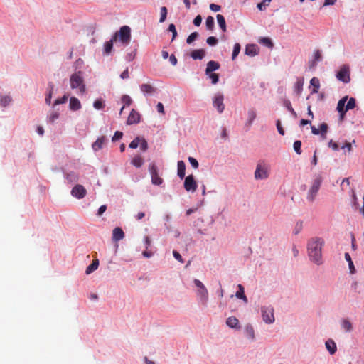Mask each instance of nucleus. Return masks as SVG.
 I'll return each mask as SVG.
<instances>
[{
  "label": "nucleus",
  "instance_id": "f257e3e1",
  "mask_svg": "<svg viewBox=\"0 0 364 364\" xmlns=\"http://www.w3.org/2000/svg\"><path fill=\"white\" fill-rule=\"evenodd\" d=\"M324 241L321 238L315 237L311 239L308 242V254L310 259L317 264H321L322 247Z\"/></svg>",
  "mask_w": 364,
  "mask_h": 364
},
{
  "label": "nucleus",
  "instance_id": "f03ea898",
  "mask_svg": "<svg viewBox=\"0 0 364 364\" xmlns=\"http://www.w3.org/2000/svg\"><path fill=\"white\" fill-rule=\"evenodd\" d=\"M114 42L119 41L123 46H127L131 41V28L128 26H123L119 31L112 36Z\"/></svg>",
  "mask_w": 364,
  "mask_h": 364
},
{
  "label": "nucleus",
  "instance_id": "7ed1b4c3",
  "mask_svg": "<svg viewBox=\"0 0 364 364\" xmlns=\"http://www.w3.org/2000/svg\"><path fill=\"white\" fill-rule=\"evenodd\" d=\"M70 87L72 89L80 90V92H84L85 90V87L84 85V80L82 77L81 76L80 72L75 73L73 74L70 79Z\"/></svg>",
  "mask_w": 364,
  "mask_h": 364
},
{
  "label": "nucleus",
  "instance_id": "20e7f679",
  "mask_svg": "<svg viewBox=\"0 0 364 364\" xmlns=\"http://www.w3.org/2000/svg\"><path fill=\"white\" fill-rule=\"evenodd\" d=\"M194 284L198 287L197 295L203 304H206L208 299V293L204 284L197 279H194Z\"/></svg>",
  "mask_w": 364,
  "mask_h": 364
},
{
  "label": "nucleus",
  "instance_id": "39448f33",
  "mask_svg": "<svg viewBox=\"0 0 364 364\" xmlns=\"http://www.w3.org/2000/svg\"><path fill=\"white\" fill-rule=\"evenodd\" d=\"M322 183V178L321 176L316 177L312 185L308 192L307 195V199L309 201H314L317 193L318 192V190L320 189L321 185Z\"/></svg>",
  "mask_w": 364,
  "mask_h": 364
},
{
  "label": "nucleus",
  "instance_id": "423d86ee",
  "mask_svg": "<svg viewBox=\"0 0 364 364\" xmlns=\"http://www.w3.org/2000/svg\"><path fill=\"white\" fill-rule=\"evenodd\" d=\"M269 167L264 161H259L255 171V178L256 179H265L269 176Z\"/></svg>",
  "mask_w": 364,
  "mask_h": 364
},
{
  "label": "nucleus",
  "instance_id": "0eeeda50",
  "mask_svg": "<svg viewBox=\"0 0 364 364\" xmlns=\"http://www.w3.org/2000/svg\"><path fill=\"white\" fill-rule=\"evenodd\" d=\"M149 171L151 177V183L154 185L160 186L163 183V179L159 176L158 168L154 163H151L149 166Z\"/></svg>",
  "mask_w": 364,
  "mask_h": 364
},
{
  "label": "nucleus",
  "instance_id": "6e6552de",
  "mask_svg": "<svg viewBox=\"0 0 364 364\" xmlns=\"http://www.w3.org/2000/svg\"><path fill=\"white\" fill-rule=\"evenodd\" d=\"M263 321L267 323L274 321V309L271 306H262L261 309Z\"/></svg>",
  "mask_w": 364,
  "mask_h": 364
},
{
  "label": "nucleus",
  "instance_id": "1a4fd4ad",
  "mask_svg": "<svg viewBox=\"0 0 364 364\" xmlns=\"http://www.w3.org/2000/svg\"><path fill=\"white\" fill-rule=\"evenodd\" d=\"M336 77L345 83H348L350 80V69L347 65H343L336 74Z\"/></svg>",
  "mask_w": 364,
  "mask_h": 364
},
{
  "label": "nucleus",
  "instance_id": "9d476101",
  "mask_svg": "<svg viewBox=\"0 0 364 364\" xmlns=\"http://www.w3.org/2000/svg\"><path fill=\"white\" fill-rule=\"evenodd\" d=\"M140 146V149L145 151L148 149V144L145 139L140 138L139 136L136 137L129 145L131 149H136Z\"/></svg>",
  "mask_w": 364,
  "mask_h": 364
},
{
  "label": "nucleus",
  "instance_id": "9b49d317",
  "mask_svg": "<svg viewBox=\"0 0 364 364\" xmlns=\"http://www.w3.org/2000/svg\"><path fill=\"white\" fill-rule=\"evenodd\" d=\"M198 187L197 183L193 175H189L185 178L184 188L187 191L194 192L196 191Z\"/></svg>",
  "mask_w": 364,
  "mask_h": 364
},
{
  "label": "nucleus",
  "instance_id": "f8f14e48",
  "mask_svg": "<svg viewBox=\"0 0 364 364\" xmlns=\"http://www.w3.org/2000/svg\"><path fill=\"white\" fill-rule=\"evenodd\" d=\"M86 189L83 186L80 184L75 186L71 191V195L78 199L83 198L86 196Z\"/></svg>",
  "mask_w": 364,
  "mask_h": 364
},
{
  "label": "nucleus",
  "instance_id": "ddd939ff",
  "mask_svg": "<svg viewBox=\"0 0 364 364\" xmlns=\"http://www.w3.org/2000/svg\"><path fill=\"white\" fill-rule=\"evenodd\" d=\"M223 100L224 97L222 94H217L213 98V106L217 109L219 113H222L225 109Z\"/></svg>",
  "mask_w": 364,
  "mask_h": 364
},
{
  "label": "nucleus",
  "instance_id": "4468645a",
  "mask_svg": "<svg viewBox=\"0 0 364 364\" xmlns=\"http://www.w3.org/2000/svg\"><path fill=\"white\" fill-rule=\"evenodd\" d=\"M348 100V96L342 97L338 102L337 111L340 114L341 120H343L347 111H345L346 102Z\"/></svg>",
  "mask_w": 364,
  "mask_h": 364
},
{
  "label": "nucleus",
  "instance_id": "2eb2a0df",
  "mask_svg": "<svg viewBox=\"0 0 364 364\" xmlns=\"http://www.w3.org/2000/svg\"><path fill=\"white\" fill-rule=\"evenodd\" d=\"M140 90L145 95H153L157 91L156 87L150 83H144L141 85Z\"/></svg>",
  "mask_w": 364,
  "mask_h": 364
},
{
  "label": "nucleus",
  "instance_id": "dca6fc26",
  "mask_svg": "<svg viewBox=\"0 0 364 364\" xmlns=\"http://www.w3.org/2000/svg\"><path fill=\"white\" fill-rule=\"evenodd\" d=\"M140 122V114L138 112H136L135 109H132L130 112L127 120V124L128 125L134 124H138Z\"/></svg>",
  "mask_w": 364,
  "mask_h": 364
},
{
  "label": "nucleus",
  "instance_id": "f3484780",
  "mask_svg": "<svg viewBox=\"0 0 364 364\" xmlns=\"http://www.w3.org/2000/svg\"><path fill=\"white\" fill-rule=\"evenodd\" d=\"M259 48L255 44H248L245 48V54L249 56H255L258 54Z\"/></svg>",
  "mask_w": 364,
  "mask_h": 364
},
{
  "label": "nucleus",
  "instance_id": "a211bd4d",
  "mask_svg": "<svg viewBox=\"0 0 364 364\" xmlns=\"http://www.w3.org/2000/svg\"><path fill=\"white\" fill-rule=\"evenodd\" d=\"M220 68V64L214 60H210L207 63V67L205 69V74L209 75V73H213V71Z\"/></svg>",
  "mask_w": 364,
  "mask_h": 364
},
{
  "label": "nucleus",
  "instance_id": "6ab92c4d",
  "mask_svg": "<svg viewBox=\"0 0 364 364\" xmlns=\"http://www.w3.org/2000/svg\"><path fill=\"white\" fill-rule=\"evenodd\" d=\"M124 233L122 228L117 227L113 230V232H112L113 240L119 241V240H122L124 238Z\"/></svg>",
  "mask_w": 364,
  "mask_h": 364
},
{
  "label": "nucleus",
  "instance_id": "aec40b11",
  "mask_svg": "<svg viewBox=\"0 0 364 364\" xmlns=\"http://www.w3.org/2000/svg\"><path fill=\"white\" fill-rule=\"evenodd\" d=\"M107 139L105 136H102L100 138H98L93 144H92V149L94 151H97L101 149L103 146V144L105 143Z\"/></svg>",
  "mask_w": 364,
  "mask_h": 364
},
{
  "label": "nucleus",
  "instance_id": "412c9836",
  "mask_svg": "<svg viewBox=\"0 0 364 364\" xmlns=\"http://www.w3.org/2000/svg\"><path fill=\"white\" fill-rule=\"evenodd\" d=\"M69 106L70 109L73 111H77L81 108V104L80 100L75 97H70Z\"/></svg>",
  "mask_w": 364,
  "mask_h": 364
},
{
  "label": "nucleus",
  "instance_id": "4be33fe9",
  "mask_svg": "<svg viewBox=\"0 0 364 364\" xmlns=\"http://www.w3.org/2000/svg\"><path fill=\"white\" fill-rule=\"evenodd\" d=\"M177 174L180 178H183L186 174V164L183 161H178L177 164Z\"/></svg>",
  "mask_w": 364,
  "mask_h": 364
},
{
  "label": "nucleus",
  "instance_id": "5701e85b",
  "mask_svg": "<svg viewBox=\"0 0 364 364\" xmlns=\"http://www.w3.org/2000/svg\"><path fill=\"white\" fill-rule=\"evenodd\" d=\"M205 56V51L203 49L194 50L191 53V57L193 60H201Z\"/></svg>",
  "mask_w": 364,
  "mask_h": 364
},
{
  "label": "nucleus",
  "instance_id": "b1692460",
  "mask_svg": "<svg viewBox=\"0 0 364 364\" xmlns=\"http://www.w3.org/2000/svg\"><path fill=\"white\" fill-rule=\"evenodd\" d=\"M65 178L67 181L70 183H75L79 180V176L77 173L74 171H70L65 174Z\"/></svg>",
  "mask_w": 364,
  "mask_h": 364
},
{
  "label": "nucleus",
  "instance_id": "393cba45",
  "mask_svg": "<svg viewBox=\"0 0 364 364\" xmlns=\"http://www.w3.org/2000/svg\"><path fill=\"white\" fill-rule=\"evenodd\" d=\"M326 348L329 351V353L333 355L334 354L337 350V347L335 343V342L332 340H328L326 343Z\"/></svg>",
  "mask_w": 364,
  "mask_h": 364
},
{
  "label": "nucleus",
  "instance_id": "a878e982",
  "mask_svg": "<svg viewBox=\"0 0 364 364\" xmlns=\"http://www.w3.org/2000/svg\"><path fill=\"white\" fill-rule=\"evenodd\" d=\"M226 324L232 328H238L239 321L238 319L235 316H230L227 318L226 320Z\"/></svg>",
  "mask_w": 364,
  "mask_h": 364
},
{
  "label": "nucleus",
  "instance_id": "bb28decb",
  "mask_svg": "<svg viewBox=\"0 0 364 364\" xmlns=\"http://www.w3.org/2000/svg\"><path fill=\"white\" fill-rule=\"evenodd\" d=\"M238 291L236 292L235 296L240 299H242L245 303L247 302V296L244 293V287L242 284H238Z\"/></svg>",
  "mask_w": 364,
  "mask_h": 364
},
{
  "label": "nucleus",
  "instance_id": "cd10ccee",
  "mask_svg": "<svg viewBox=\"0 0 364 364\" xmlns=\"http://www.w3.org/2000/svg\"><path fill=\"white\" fill-rule=\"evenodd\" d=\"M216 18H217V21H218L220 28H221V30L223 32H225L226 31V23H225L224 16L221 14H218L216 16Z\"/></svg>",
  "mask_w": 364,
  "mask_h": 364
},
{
  "label": "nucleus",
  "instance_id": "c85d7f7f",
  "mask_svg": "<svg viewBox=\"0 0 364 364\" xmlns=\"http://www.w3.org/2000/svg\"><path fill=\"white\" fill-rule=\"evenodd\" d=\"M99 266V261L98 259L93 260L92 264H90L86 269V274H89L93 271L96 270L98 268Z\"/></svg>",
  "mask_w": 364,
  "mask_h": 364
},
{
  "label": "nucleus",
  "instance_id": "c756f323",
  "mask_svg": "<svg viewBox=\"0 0 364 364\" xmlns=\"http://www.w3.org/2000/svg\"><path fill=\"white\" fill-rule=\"evenodd\" d=\"M132 164L136 168H140L144 164V159L140 156H136L132 159Z\"/></svg>",
  "mask_w": 364,
  "mask_h": 364
},
{
  "label": "nucleus",
  "instance_id": "7c9ffc66",
  "mask_svg": "<svg viewBox=\"0 0 364 364\" xmlns=\"http://www.w3.org/2000/svg\"><path fill=\"white\" fill-rule=\"evenodd\" d=\"M245 334L246 336L251 340H254L255 339V331H254V328L253 327L248 324L245 326Z\"/></svg>",
  "mask_w": 364,
  "mask_h": 364
},
{
  "label": "nucleus",
  "instance_id": "2f4dec72",
  "mask_svg": "<svg viewBox=\"0 0 364 364\" xmlns=\"http://www.w3.org/2000/svg\"><path fill=\"white\" fill-rule=\"evenodd\" d=\"M311 85L314 87L312 93H317L320 87L319 80L316 77H313L310 81Z\"/></svg>",
  "mask_w": 364,
  "mask_h": 364
},
{
  "label": "nucleus",
  "instance_id": "473e14b6",
  "mask_svg": "<svg viewBox=\"0 0 364 364\" xmlns=\"http://www.w3.org/2000/svg\"><path fill=\"white\" fill-rule=\"evenodd\" d=\"M304 79H299L295 83L294 89L297 95H301L303 90Z\"/></svg>",
  "mask_w": 364,
  "mask_h": 364
},
{
  "label": "nucleus",
  "instance_id": "72a5a7b5",
  "mask_svg": "<svg viewBox=\"0 0 364 364\" xmlns=\"http://www.w3.org/2000/svg\"><path fill=\"white\" fill-rule=\"evenodd\" d=\"M114 41V40H113V38H112V39L110 41H107L105 43L104 50H105V54L108 55L111 53L112 48H113V42Z\"/></svg>",
  "mask_w": 364,
  "mask_h": 364
},
{
  "label": "nucleus",
  "instance_id": "f704fd0d",
  "mask_svg": "<svg viewBox=\"0 0 364 364\" xmlns=\"http://www.w3.org/2000/svg\"><path fill=\"white\" fill-rule=\"evenodd\" d=\"M341 326H342V328L346 331V332H350L352 331L353 329V326H352V324L351 323L347 320V319H343L342 321V323H341Z\"/></svg>",
  "mask_w": 364,
  "mask_h": 364
},
{
  "label": "nucleus",
  "instance_id": "c9c22d12",
  "mask_svg": "<svg viewBox=\"0 0 364 364\" xmlns=\"http://www.w3.org/2000/svg\"><path fill=\"white\" fill-rule=\"evenodd\" d=\"M345 259L348 262V266H349L350 272L352 274H353L355 272V267L353 265V262L351 259V257H350L349 253H348V252L345 253Z\"/></svg>",
  "mask_w": 364,
  "mask_h": 364
},
{
  "label": "nucleus",
  "instance_id": "e433bc0d",
  "mask_svg": "<svg viewBox=\"0 0 364 364\" xmlns=\"http://www.w3.org/2000/svg\"><path fill=\"white\" fill-rule=\"evenodd\" d=\"M11 102V98L8 96H1L0 95V105L3 107H6Z\"/></svg>",
  "mask_w": 364,
  "mask_h": 364
},
{
  "label": "nucleus",
  "instance_id": "4c0bfd02",
  "mask_svg": "<svg viewBox=\"0 0 364 364\" xmlns=\"http://www.w3.org/2000/svg\"><path fill=\"white\" fill-rule=\"evenodd\" d=\"M53 88H54V85L53 84V82H49L48 83L49 92L46 97V102L48 105H50V100H51V97H52V92H53Z\"/></svg>",
  "mask_w": 364,
  "mask_h": 364
},
{
  "label": "nucleus",
  "instance_id": "58836bf2",
  "mask_svg": "<svg viewBox=\"0 0 364 364\" xmlns=\"http://www.w3.org/2000/svg\"><path fill=\"white\" fill-rule=\"evenodd\" d=\"M256 112L254 109H250L248 111V121H247V124H248V126H251L252 122L255 120V119L256 118Z\"/></svg>",
  "mask_w": 364,
  "mask_h": 364
},
{
  "label": "nucleus",
  "instance_id": "ea45409f",
  "mask_svg": "<svg viewBox=\"0 0 364 364\" xmlns=\"http://www.w3.org/2000/svg\"><path fill=\"white\" fill-rule=\"evenodd\" d=\"M355 107V100L353 97H350L345 107V111H348L349 109H352Z\"/></svg>",
  "mask_w": 364,
  "mask_h": 364
},
{
  "label": "nucleus",
  "instance_id": "a19ab883",
  "mask_svg": "<svg viewBox=\"0 0 364 364\" xmlns=\"http://www.w3.org/2000/svg\"><path fill=\"white\" fill-rule=\"evenodd\" d=\"M214 18L212 16H208L206 18L205 25L208 30H213L214 28Z\"/></svg>",
  "mask_w": 364,
  "mask_h": 364
},
{
  "label": "nucleus",
  "instance_id": "79ce46f5",
  "mask_svg": "<svg viewBox=\"0 0 364 364\" xmlns=\"http://www.w3.org/2000/svg\"><path fill=\"white\" fill-rule=\"evenodd\" d=\"M240 45L239 43H235L234 45V48H233V52H232V60H235L236 58V57L238 55V54L240 53Z\"/></svg>",
  "mask_w": 364,
  "mask_h": 364
},
{
  "label": "nucleus",
  "instance_id": "37998d69",
  "mask_svg": "<svg viewBox=\"0 0 364 364\" xmlns=\"http://www.w3.org/2000/svg\"><path fill=\"white\" fill-rule=\"evenodd\" d=\"M198 32H193L191 34H190L187 39H186V43L188 44H191L195 40L197 39V38L198 37Z\"/></svg>",
  "mask_w": 364,
  "mask_h": 364
},
{
  "label": "nucleus",
  "instance_id": "c03bdc74",
  "mask_svg": "<svg viewBox=\"0 0 364 364\" xmlns=\"http://www.w3.org/2000/svg\"><path fill=\"white\" fill-rule=\"evenodd\" d=\"M259 43L265 45L266 46H267L269 48L273 47V43H272L271 39L269 38H267V37L262 38L259 40Z\"/></svg>",
  "mask_w": 364,
  "mask_h": 364
},
{
  "label": "nucleus",
  "instance_id": "a18cd8bd",
  "mask_svg": "<svg viewBox=\"0 0 364 364\" xmlns=\"http://www.w3.org/2000/svg\"><path fill=\"white\" fill-rule=\"evenodd\" d=\"M293 146H294V149L295 152L297 154L300 155L301 154V141L299 140L295 141Z\"/></svg>",
  "mask_w": 364,
  "mask_h": 364
},
{
  "label": "nucleus",
  "instance_id": "49530a36",
  "mask_svg": "<svg viewBox=\"0 0 364 364\" xmlns=\"http://www.w3.org/2000/svg\"><path fill=\"white\" fill-rule=\"evenodd\" d=\"M327 131H328V124L326 123H322L321 125H320V133H321V135L323 138H325L326 137V134L327 133Z\"/></svg>",
  "mask_w": 364,
  "mask_h": 364
},
{
  "label": "nucleus",
  "instance_id": "de8ad7c7",
  "mask_svg": "<svg viewBox=\"0 0 364 364\" xmlns=\"http://www.w3.org/2000/svg\"><path fill=\"white\" fill-rule=\"evenodd\" d=\"M160 13H161V17H160V20L159 21L161 23L164 22L166 18V16H167V9L165 7V6H162L160 9Z\"/></svg>",
  "mask_w": 364,
  "mask_h": 364
},
{
  "label": "nucleus",
  "instance_id": "09e8293b",
  "mask_svg": "<svg viewBox=\"0 0 364 364\" xmlns=\"http://www.w3.org/2000/svg\"><path fill=\"white\" fill-rule=\"evenodd\" d=\"M122 101L124 104V107L129 106L132 102V98L129 95H124L122 97Z\"/></svg>",
  "mask_w": 364,
  "mask_h": 364
},
{
  "label": "nucleus",
  "instance_id": "8fccbe9b",
  "mask_svg": "<svg viewBox=\"0 0 364 364\" xmlns=\"http://www.w3.org/2000/svg\"><path fill=\"white\" fill-rule=\"evenodd\" d=\"M93 106L96 109H101L104 108L105 104L101 100H97L94 102Z\"/></svg>",
  "mask_w": 364,
  "mask_h": 364
},
{
  "label": "nucleus",
  "instance_id": "3c124183",
  "mask_svg": "<svg viewBox=\"0 0 364 364\" xmlns=\"http://www.w3.org/2000/svg\"><path fill=\"white\" fill-rule=\"evenodd\" d=\"M207 75L211 79L212 83L214 85L216 84L219 80V76L217 73H210Z\"/></svg>",
  "mask_w": 364,
  "mask_h": 364
},
{
  "label": "nucleus",
  "instance_id": "603ef678",
  "mask_svg": "<svg viewBox=\"0 0 364 364\" xmlns=\"http://www.w3.org/2000/svg\"><path fill=\"white\" fill-rule=\"evenodd\" d=\"M168 31L172 33V41H173L176 37L177 36V31L175 27V25L173 23H171L168 26Z\"/></svg>",
  "mask_w": 364,
  "mask_h": 364
},
{
  "label": "nucleus",
  "instance_id": "864d4df0",
  "mask_svg": "<svg viewBox=\"0 0 364 364\" xmlns=\"http://www.w3.org/2000/svg\"><path fill=\"white\" fill-rule=\"evenodd\" d=\"M207 43L211 46H215L218 41V39L214 37V36H210L207 38V41H206Z\"/></svg>",
  "mask_w": 364,
  "mask_h": 364
},
{
  "label": "nucleus",
  "instance_id": "5fc2aeb1",
  "mask_svg": "<svg viewBox=\"0 0 364 364\" xmlns=\"http://www.w3.org/2000/svg\"><path fill=\"white\" fill-rule=\"evenodd\" d=\"M122 136H123V133L122 132L117 131V132H115L114 136H112V141H116L117 140H119L120 139H122Z\"/></svg>",
  "mask_w": 364,
  "mask_h": 364
},
{
  "label": "nucleus",
  "instance_id": "6e6d98bb",
  "mask_svg": "<svg viewBox=\"0 0 364 364\" xmlns=\"http://www.w3.org/2000/svg\"><path fill=\"white\" fill-rule=\"evenodd\" d=\"M68 100L67 95H63L61 98L57 99L55 100L54 105H60L65 103Z\"/></svg>",
  "mask_w": 364,
  "mask_h": 364
},
{
  "label": "nucleus",
  "instance_id": "4d7b16f0",
  "mask_svg": "<svg viewBox=\"0 0 364 364\" xmlns=\"http://www.w3.org/2000/svg\"><path fill=\"white\" fill-rule=\"evenodd\" d=\"M188 161H189L191 165L194 168H197L198 167V162L195 158L190 156V157H188Z\"/></svg>",
  "mask_w": 364,
  "mask_h": 364
},
{
  "label": "nucleus",
  "instance_id": "13d9d810",
  "mask_svg": "<svg viewBox=\"0 0 364 364\" xmlns=\"http://www.w3.org/2000/svg\"><path fill=\"white\" fill-rule=\"evenodd\" d=\"M59 117V113L58 112H53L49 116V121L53 122Z\"/></svg>",
  "mask_w": 364,
  "mask_h": 364
},
{
  "label": "nucleus",
  "instance_id": "bf43d9fd",
  "mask_svg": "<svg viewBox=\"0 0 364 364\" xmlns=\"http://www.w3.org/2000/svg\"><path fill=\"white\" fill-rule=\"evenodd\" d=\"M173 255L174 258L176 259H177L178 262H180L181 263H183V259L179 252H178L176 250H173Z\"/></svg>",
  "mask_w": 364,
  "mask_h": 364
},
{
  "label": "nucleus",
  "instance_id": "052dcab7",
  "mask_svg": "<svg viewBox=\"0 0 364 364\" xmlns=\"http://www.w3.org/2000/svg\"><path fill=\"white\" fill-rule=\"evenodd\" d=\"M328 147L332 148L334 151H338L339 149V146L337 143L333 142V140H330L328 142Z\"/></svg>",
  "mask_w": 364,
  "mask_h": 364
},
{
  "label": "nucleus",
  "instance_id": "680f3d73",
  "mask_svg": "<svg viewBox=\"0 0 364 364\" xmlns=\"http://www.w3.org/2000/svg\"><path fill=\"white\" fill-rule=\"evenodd\" d=\"M286 107L287 108V109L293 114L294 115L295 117H296V112L294 111V109H293L291 105V102H287L286 103Z\"/></svg>",
  "mask_w": 364,
  "mask_h": 364
},
{
  "label": "nucleus",
  "instance_id": "e2e57ef3",
  "mask_svg": "<svg viewBox=\"0 0 364 364\" xmlns=\"http://www.w3.org/2000/svg\"><path fill=\"white\" fill-rule=\"evenodd\" d=\"M202 17L200 15L196 16L193 20V24L196 26H199L201 24Z\"/></svg>",
  "mask_w": 364,
  "mask_h": 364
},
{
  "label": "nucleus",
  "instance_id": "0e129e2a",
  "mask_svg": "<svg viewBox=\"0 0 364 364\" xmlns=\"http://www.w3.org/2000/svg\"><path fill=\"white\" fill-rule=\"evenodd\" d=\"M277 130H278V132L281 134V135H284V129L282 128V125H281V122L279 120H277Z\"/></svg>",
  "mask_w": 364,
  "mask_h": 364
},
{
  "label": "nucleus",
  "instance_id": "69168bd1",
  "mask_svg": "<svg viewBox=\"0 0 364 364\" xmlns=\"http://www.w3.org/2000/svg\"><path fill=\"white\" fill-rule=\"evenodd\" d=\"M321 60V54L320 50H316L314 51V60L318 62Z\"/></svg>",
  "mask_w": 364,
  "mask_h": 364
},
{
  "label": "nucleus",
  "instance_id": "338daca9",
  "mask_svg": "<svg viewBox=\"0 0 364 364\" xmlns=\"http://www.w3.org/2000/svg\"><path fill=\"white\" fill-rule=\"evenodd\" d=\"M343 149H346L348 152L352 150V144L350 142L346 141L345 144L341 146Z\"/></svg>",
  "mask_w": 364,
  "mask_h": 364
},
{
  "label": "nucleus",
  "instance_id": "774afa93",
  "mask_svg": "<svg viewBox=\"0 0 364 364\" xmlns=\"http://www.w3.org/2000/svg\"><path fill=\"white\" fill-rule=\"evenodd\" d=\"M210 9L215 12L219 11L221 9L220 6L215 4H210Z\"/></svg>",
  "mask_w": 364,
  "mask_h": 364
}]
</instances>
